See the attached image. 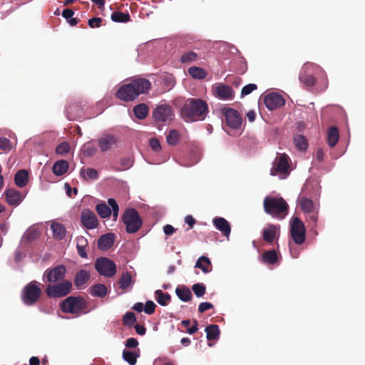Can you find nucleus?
I'll return each mask as SVG.
<instances>
[{
    "label": "nucleus",
    "mask_w": 365,
    "mask_h": 365,
    "mask_svg": "<svg viewBox=\"0 0 365 365\" xmlns=\"http://www.w3.org/2000/svg\"><path fill=\"white\" fill-rule=\"evenodd\" d=\"M108 203L109 206L111 207L110 209H112L113 212L119 211V206L115 200L113 198H109L108 200Z\"/></svg>",
    "instance_id": "nucleus-59"
},
{
    "label": "nucleus",
    "mask_w": 365,
    "mask_h": 365,
    "mask_svg": "<svg viewBox=\"0 0 365 365\" xmlns=\"http://www.w3.org/2000/svg\"><path fill=\"white\" fill-rule=\"evenodd\" d=\"M294 143L299 150L304 151L308 148L307 138L302 135H296L294 137Z\"/></svg>",
    "instance_id": "nucleus-39"
},
{
    "label": "nucleus",
    "mask_w": 365,
    "mask_h": 365,
    "mask_svg": "<svg viewBox=\"0 0 365 365\" xmlns=\"http://www.w3.org/2000/svg\"><path fill=\"white\" fill-rule=\"evenodd\" d=\"M215 227L222 232V235L229 237L231 232L230 223L222 217H216L212 220Z\"/></svg>",
    "instance_id": "nucleus-18"
},
{
    "label": "nucleus",
    "mask_w": 365,
    "mask_h": 365,
    "mask_svg": "<svg viewBox=\"0 0 365 365\" xmlns=\"http://www.w3.org/2000/svg\"><path fill=\"white\" fill-rule=\"evenodd\" d=\"M221 112L225 115L227 125L234 129L239 128L242 125V118L237 110L232 108H224Z\"/></svg>",
    "instance_id": "nucleus-10"
},
{
    "label": "nucleus",
    "mask_w": 365,
    "mask_h": 365,
    "mask_svg": "<svg viewBox=\"0 0 365 365\" xmlns=\"http://www.w3.org/2000/svg\"><path fill=\"white\" fill-rule=\"evenodd\" d=\"M82 150L85 156L92 157L96 153L97 148L92 143H86L83 145Z\"/></svg>",
    "instance_id": "nucleus-45"
},
{
    "label": "nucleus",
    "mask_w": 365,
    "mask_h": 365,
    "mask_svg": "<svg viewBox=\"0 0 365 365\" xmlns=\"http://www.w3.org/2000/svg\"><path fill=\"white\" fill-rule=\"evenodd\" d=\"M12 149L11 141L6 138H0V150L9 152Z\"/></svg>",
    "instance_id": "nucleus-48"
},
{
    "label": "nucleus",
    "mask_w": 365,
    "mask_h": 365,
    "mask_svg": "<svg viewBox=\"0 0 365 365\" xmlns=\"http://www.w3.org/2000/svg\"><path fill=\"white\" fill-rule=\"evenodd\" d=\"M90 273L85 270L81 269L78 271L74 278V284L78 289L84 288L85 284L90 279Z\"/></svg>",
    "instance_id": "nucleus-22"
},
{
    "label": "nucleus",
    "mask_w": 365,
    "mask_h": 365,
    "mask_svg": "<svg viewBox=\"0 0 365 365\" xmlns=\"http://www.w3.org/2000/svg\"><path fill=\"white\" fill-rule=\"evenodd\" d=\"M279 225L272 224L268 225L262 232L264 240L268 243H272L274 240L277 235L279 233Z\"/></svg>",
    "instance_id": "nucleus-19"
},
{
    "label": "nucleus",
    "mask_w": 365,
    "mask_h": 365,
    "mask_svg": "<svg viewBox=\"0 0 365 365\" xmlns=\"http://www.w3.org/2000/svg\"><path fill=\"white\" fill-rule=\"evenodd\" d=\"M299 205L302 210L306 212L311 213L314 210L313 201L306 197H302L299 199Z\"/></svg>",
    "instance_id": "nucleus-40"
},
{
    "label": "nucleus",
    "mask_w": 365,
    "mask_h": 365,
    "mask_svg": "<svg viewBox=\"0 0 365 365\" xmlns=\"http://www.w3.org/2000/svg\"><path fill=\"white\" fill-rule=\"evenodd\" d=\"M195 267L200 269L204 273L212 271V266L210 259L205 256H201L196 262Z\"/></svg>",
    "instance_id": "nucleus-25"
},
{
    "label": "nucleus",
    "mask_w": 365,
    "mask_h": 365,
    "mask_svg": "<svg viewBox=\"0 0 365 365\" xmlns=\"http://www.w3.org/2000/svg\"><path fill=\"white\" fill-rule=\"evenodd\" d=\"M90 293L94 297H103L107 294V288L103 284H96L91 287Z\"/></svg>",
    "instance_id": "nucleus-37"
},
{
    "label": "nucleus",
    "mask_w": 365,
    "mask_h": 365,
    "mask_svg": "<svg viewBox=\"0 0 365 365\" xmlns=\"http://www.w3.org/2000/svg\"><path fill=\"white\" fill-rule=\"evenodd\" d=\"M339 130L336 127H331L327 133V143L330 147H334L339 140Z\"/></svg>",
    "instance_id": "nucleus-33"
},
{
    "label": "nucleus",
    "mask_w": 365,
    "mask_h": 365,
    "mask_svg": "<svg viewBox=\"0 0 365 365\" xmlns=\"http://www.w3.org/2000/svg\"><path fill=\"white\" fill-rule=\"evenodd\" d=\"M213 308V305L210 303V302H202L200 304L199 307H198V312L200 313H203L205 312V311L210 309H212Z\"/></svg>",
    "instance_id": "nucleus-54"
},
{
    "label": "nucleus",
    "mask_w": 365,
    "mask_h": 365,
    "mask_svg": "<svg viewBox=\"0 0 365 365\" xmlns=\"http://www.w3.org/2000/svg\"><path fill=\"white\" fill-rule=\"evenodd\" d=\"M207 339L208 341L217 340L220 337V329L216 324H211L205 328Z\"/></svg>",
    "instance_id": "nucleus-31"
},
{
    "label": "nucleus",
    "mask_w": 365,
    "mask_h": 365,
    "mask_svg": "<svg viewBox=\"0 0 365 365\" xmlns=\"http://www.w3.org/2000/svg\"><path fill=\"white\" fill-rule=\"evenodd\" d=\"M14 182L17 187H23L29 182V173L26 170H18L14 175Z\"/></svg>",
    "instance_id": "nucleus-23"
},
{
    "label": "nucleus",
    "mask_w": 365,
    "mask_h": 365,
    "mask_svg": "<svg viewBox=\"0 0 365 365\" xmlns=\"http://www.w3.org/2000/svg\"><path fill=\"white\" fill-rule=\"evenodd\" d=\"M120 165L123 170H127L133 165V161L130 158H123L120 160Z\"/></svg>",
    "instance_id": "nucleus-53"
},
{
    "label": "nucleus",
    "mask_w": 365,
    "mask_h": 365,
    "mask_svg": "<svg viewBox=\"0 0 365 365\" xmlns=\"http://www.w3.org/2000/svg\"><path fill=\"white\" fill-rule=\"evenodd\" d=\"M264 103L269 110H272L277 108L283 106L285 104V101L283 97L278 93H270L264 97Z\"/></svg>",
    "instance_id": "nucleus-15"
},
{
    "label": "nucleus",
    "mask_w": 365,
    "mask_h": 365,
    "mask_svg": "<svg viewBox=\"0 0 365 365\" xmlns=\"http://www.w3.org/2000/svg\"><path fill=\"white\" fill-rule=\"evenodd\" d=\"M188 74L195 79L202 80L206 78L207 72L200 67L191 66L187 70Z\"/></svg>",
    "instance_id": "nucleus-29"
},
{
    "label": "nucleus",
    "mask_w": 365,
    "mask_h": 365,
    "mask_svg": "<svg viewBox=\"0 0 365 365\" xmlns=\"http://www.w3.org/2000/svg\"><path fill=\"white\" fill-rule=\"evenodd\" d=\"M175 293L180 300L182 302H189L192 299V292L190 289L185 287H178Z\"/></svg>",
    "instance_id": "nucleus-30"
},
{
    "label": "nucleus",
    "mask_w": 365,
    "mask_h": 365,
    "mask_svg": "<svg viewBox=\"0 0 365 365\" xmlns=\"http://www.w3.org/2000/svg\"><path fill=\"white\" fill-rule=\"evenodd\" d=\"M216 94L221 99H232L234 97L232 88L225 84H220L215 88Z\"/></svg>",
    "instance_id": "nucleus-20"
},
{
    "label": "nucleus",
    "mask_w": 365,
    "mask_h": 365,
    "mask_svg": "<svg viewBox=\"0 0 365 365\" xmlns=\"http://www.w3.org/2000/svg\"><path fill=\"white\" fill-rule=\"evenodd\" d=\"M153 115L155 120L165 122L172 118L171 108L167 105L159 106L153 110Z\"/></svg>",
    "instance_id": "nucleus-16"
},
{
    "label": "nucleus",
    "mask_w": 365,
    "mask_h": 365,
    "mask_svg": "<svg viewBox=\"0 0 365 365\" xmlns=\"http://www.w3.org/2000/svg\"><path fill=\"white\" fill-rule=\"evenodd\" d=\"M150 146L154 151H159L161 149L160 141L155 138L150 140Z\"/></svg>",
    "instance_id": "nucleus-55"
},
{
    "label": "nucleus",
    "mask_w": 365,
    "mask_h": 365,
    "mask_svg": "<svg viewBox=\"0 0 365 365\" xmlns=\"http://www.w3.org/2000/svg\"><path fill=\"white\" fill-rule=\"evenodd\" d=\"M136 322V318L133 312H127L123 318V323L125 326L132 327Z\"/></svg>",
    "instance_id": "nucleus-46"
},
{
    "label": "nucleus",
    "mask_w": 365,
    "mask_h": 365,
    "mask_svg": "<svg viewBox=\"0 0 365 365\" xmlns=\"http://www.w3.org/2000/svg\"><path fill=\"white\" fill-rule=\"evenodd\" d=\"M192 289L197 297H202L206 292V287L202 283L195 284Z\"/></svg>",
    "instance_id": "nucleus-47"
},
{
    "label": "nucleus",
    "mask_w": 365,
    "mask_h": 365,
    "mask_svg": "<svg viewBox=\"0 0 365 365\" xmlns=\"http://www.w3.org/2000/svg\"><path fill=\"white\" fill-rule=\"evenodd\" d=\"M289 168V158L286 154H282L279 158L273 163L270 170L272 175H276L277 173H287Z\"/></svg>",
    "instance_id": "nucleus-13"
},
{
    "label": "nucleus",
    "mask_w": 365,
    "mask_h": 365,
    "mask_svg": "<svg viewBox=\"0 0 365 365\" xmlns=\"http://www.w3.org/2000/svg\"><path fill=\"white\" fill-rule=\"evenodd\" d=\"M88 242L86 237L78 236L76 238V247H88Z\"/></svg>",
    "instance_id": "nucleus-57"
},
{
    "label": "nucleus",
    "mask_w": 365,
    "mask_h": 365,
    "mask_svg": "<svg viewBox=\"0 0 365 365\" xmlns=\"http://www.w3.org/2000/svg\"><path fill=\"white\" fill-rule=\"evenodd\" d=\"M133 113L136 118L138 119L143 120L145 119L148 113V108L144 103H140L135 106L133 108Z\"/></svg>",
    "instance_id": "nucleus-36"
},
{
    "label": "nucleus",
    "mask_w": 365,
    "mask_h": 365,
    "mask_svg": "<svg viewBox=\"0 0 365 365\" xmlns=\"http://www.w3.org/2000/svg\"><path fill=\"white\" fill-rule=\"evenodd\" d=\"M163 231L166 235H171L176 231V229L170 225H166L163 227Z\"/></svg>",
    "instance_id": "nucleus-60"
},
{
    "label": "nucleus",
    "mask_w": 365,
    "mask_h": 365,
    "mask_svg": "<svg viewBox=\"0 0 365 365\" xmlns=\"http://www.w3.org/2000/svg\"><path fill=\"white\" fill-rule=\"evenodd\" d=\"M132 282V276L130 272H126L123 273L119 280L120 288L122 289H127Z\"/></svg>",
    "instance_id": "nucleus-42"
},
{
    "label": "nucleus",
    "mask_w": 365,
    "mask_h": 365,
    "mask_svg": "<svg viewBox=\"0 0 365 365\" xmlns=\"http://www.w3.org/2000/svg\"><path fill=\"white\" fill-rule=\"evenodd\" d=\"M299 78L301 83H302L307 88H311L316 83V79L312 75L300 74Z\"/></svg>",
    "instance_id": "nucleus-43"
},
{
    "label": "nucleus",
    "mask_w": 365,
    "mask_h": 365,
    "mask_svg": "<svg viewBox=\"0 0 365 365\" xmlns=\"http://www.w3.org/2000/svg\"><path fill=\"white\" fill-rule=\"evenodd\" d=\"M78 254L82 258H87L86 247H76Z\"/></svg>",
    "instance_id": "nucleus-63"
},
{
    "label": "nucleus",
    "mask_w": 365,
    "mask_h": 365,
    "mask_svg": "<svg viewBox=\"0 0 365 365\" xmlns=\"http://www.w3.org/2000/svg\"><path fill=\"white\" fill-rule=\"evenodd\" d=\"M135 329L137 334L139 335H144L146 332V329L143 326L140 324H136L135 326Z\"/></svg>",
    "instance_id": "nucleus-64"
},
{
    "label": "nucleus",
    "mask_w": 365,
    "mask_h": 365,
    "mask_svg": "<svg viewBox=\"0 0 365 365\" xmlns=\"http://www.w3.org/2000/svg\"><path fill=\"white\" fill-rule=\"evenodd\" d=\"M64 265H58L52 269H47L43 274V280L50 283H55L63 279L66 274Z\"/></svg>",
    "instance_id": "nucleus-11"
},
{
    "label": "nucleus",
    "mask_w": 365,
    "mask_h": 365,
    "mask_svg": "<svg viewBox=\"0 0 365 365\" xmlns=\"http://www.w3.org/2000/svg\"><path fill=\"white\" fill-rule=\"evenodd\" d=\"M264 212L273 217L282 220L288 212V204L282 197L267 196L263 201Z\"/></svg>",
    "instance_id": "nucleus-3"
},
{
    "label": "nucleus",
    "mask_w": 365,
    "mask_h": 365,
    "mask_svg": "<svg viewBox=\"0 0 365 365\" xmlns=\"http://www.w3.org/2000/svg\"><path fill=\"white\" fill-rule=\"evenodd\" d=\"M278 259V255L274 250H267L261 256V261L266 264H274Z\"/></svg>",
    "instance_id": "nucleus-24"
},
{
    "label": "nucleus",
    "mask_w": 365,
    "mask_h": 365,
    "mask_svg": "<svg viewBox=\"0 0 365 365\" xmlns=\"http://www.w3.org/2000/svg\"><path fill=\"white\" fill-rule=\"evenodd\" d=\"M110 19L113 21L117 23H127L130 21V16L128 12L124 13L118 11L113 12Z\"/></svg>",
    "instance_id": "nucleus-34"
},
{
    "label": "nucleus",
    "mask_w": 365,
    "mask_h": 365,
    "mask_svg": "<svg viewBox=\"0 0 365 365\" xmlns=\"http://www.w3.org/2000/svg\"><path fill=\"white\" fill-rule=\"evenodd\" d=\"M123 359L127 361L130 365H135L137 362V358L140 356L139 350L138 352L123 350Z\"/></svg>",
    "instance_id": "nucleus-35"
},
{
    "label": "nucleus",
    "mask_w": 365,
    "mask_h": 365,
    "mask_svg": "<svg viewBox=\"0 0 365 365\" xmlns=\"http://www.w3.org/2000/svg\"><path fill=\"white\" fill-rule=\"evenodd\" d=\"M118 144V137L110 133H104L98 139V145L101 152H107L116 148Z\"/></svg>",
    "instance_id": "nucleus-12"
},
{
    "label": "nucleus",
    "mask_w": 365,
    "mask_h": 365,
    "mask_svg": "<svg viewBox=\"0 0 365 365\" xmlns=\"http://www.w3.org/2000/svg\"><path fill=\"white\" fill-rule=\"evenodd\" d=\"M96 210L101 218L109 217L111 215V209L105 202L98 204Z\"/></svg>",
    "instance_id": "nucleus-38"
},
{
    "label": "nucleus",
    "mask_w": 365,
    "mask_h": 365,
    "mask_svg": "<svg viewBox=\"0 0 365 365\" xmlns=\"http://www.w3.org/2000/svg\"><path fill=\"white\" fill-rule=\"evenodd\" d=\"M156 305L153 301L148 300L144 306V312L148 314H153L155 312Z\"/></svg>",
    "instance_id": "nucleus-50"
},
{
    "label": "nucleus",
    "mask_w": 365,
    "mask_h": 365,
    "mask_svg": "<svg viewBox=\"0 0 365 365\" xmlns=\"http://www.w3.org/2000/svg\"><path fill=\"white\" fill-rule=\"evenodd\" d=\"M68 169V163L64 160H60L56 161L53 167V173L58 176L63 175L65 174Z\"/></svg>",
    "instance_id": "nucleus-26"
},
{
    "label": "nucleus",
    "mask_w": 365,
    "mask_h": 365,
    "mask_svg": "<svg viewBox=\"0 0 365 365\" xmlns=\"http://www.w3.org/2000/svg\"><path fill=\"white\" fill-rule=\"evenodd\" d=\"M179 138V133L178 130L173 129L169 132L166 137V140L170 145H175L178 143Z\"/></svg>",
    "instance_id": "nucleus-44"
},
{
    "label": "nucleus",
    "mask_w": 365,
    "mask_h": 365,
    "mask_svg": "<svg viewBox=\"0 0 365 365\" xmlns=\"http://www.w3.org/2000/svg\"><path fill=\"white\" fill-rule=\"evenodd\" d=\"M200 59V56L198 53L192 51H188L184 52L180 58V62L183 64H190Z\"/></svg>",
    "instance_id": "nucleus-28"
},
{
    "label": "nucleus",
    "mask_w": 365,
    "mask_h": 365,
    "mask_svg": "<svg viewBox=\"0 0 365 365\" xmlns=\"http://www.w3.org/2000/svg\"><path fill=\"white\" fill-rule=\"evenodd\" d=\"M151 87L150 82L142 78H133L122 85L116 92V97L124 101H132L140 94L147 93Z\"/></svg>",
    "instance_id": "nucleus-1"
},
{
    "label": "nucleus",
    "mask_w": 365,
    "mask_h": 365,
    "mask_svg": "<svg viewBox=\"0 0 365 365\" xmlns=\"http://www.w3.org/2000/svg\"><path fill=\"white\" fill-rule=\"evenodd\" d=\"M37 232L35 230H28L26 232V237L29 241H33L37 237Z\"/></svg>",
    "instance_id": "nucleus-56"
},
{
    "label": "nucleus",
    "mask_w": 365,
    "mask_h": 365,
    "mask_svg": "<svg viewBox=\"0 0 365 365\" xmlns=\"http://www.w3.org/2000/svg\"><path fill=\"white\" fill-rule=\"evenodd\" d=\"M96 271L103 276L111 277L116 273L115 264L108 258L100 257L95 262Z\"/></svg>",
    "instance_id": "nucleus-8"
},
{
    "label": "nucleus",
    "mask_w": 365,
    "mask_h": 365,
    "mask_svg": "<svg viewBox=\"0 0 365 365\" xmlns=\"http://www.w3.org/2000/svg\"><path fill=\"white\" fill-rule=\"evenodd\" d=\"M122 221L125 225L128 233L138 232L142 226L143 221L138 211L134 208L127 209L123 214Z\"/></svg>",
    "instance_id": "nucleus-5"
},
{
    "label": "nucleus",
    "mask_w": 365,
    "mask_h": 365,
    "mask_svg": "<svg viewBox=\"0 0 365 365\" xmlns=\"http://www.w3.org/2000/svg\"><path fill=\"white\" fill-rule=\"evenodd\" d=\"M72 289V283L64 280L60 283L49 284L45 292L49 298H61L68 295Z\"/></svg>",
    "instance_id": "nucleus-6"
},
{
    "label": "nucleus",
    "mask_w": 365,
    "mask_h": 365,
    "mask_svg": "<svg viewBox=\"0 0 365 365\" xmlns=\"http://www.w3.org/2000/svg\"><path fill=\"white\" fill-rule=\"evenodd\" d=\"M53 232V236L55 239L61 240H63L66 235V228L64 226L58 222H53L51 225Z\"/></svg>",
    "instance_id": "nucleus-27"
},
{
    "label": "nucleus",
    "mask_w": 365,
    "mask_h": 365,
    "mask_svg": "<svg viewBox=\"0 0 365 365\" xmlns=\"http://www.w3.org/2000/svg\"><path fill=\"white\" fill-rule=\"evenodd\" d=\"M74 14V12L71 9H66L62 12V16L65 18L66 19H71Z\"/></svg>",
    "instance_id": "nucleus-62"
},
{
    "label": "nucleus",
    "mask_w": 365,
    "mask_h": 365,
    "mask_svg": "<svg viewBox=\"0 0 365 365\" xmlns=\"http://www.w3.org/2000/svg\"><path fill=\"white\" fill-rule=\"evenodd\" d=\"M290 235L293 241L297 245H302L305 241V226L297 217L293 219L290 225Z\"/></svg>",
    "instance_id": "nucleus-9"
},
{
    "label": "nucleus",
    "mask_w": 365,
    "mask_h": 365,
    "mask_svg": "<svg viewBox=\"0 0 365 365\" xmlns=\"http://www.w3.org/2000/svg\"><path fill=\"white\" fill-rule=\"evenodd\" d=\"M81 220L83 226L88 230L96 228L98 225L96 215L89 209H85L82 211Z\"/></svg>",
    "instance_id": "nucleus-14"
},
{
    "label": "nucleus",
    "mask_w": 365,
    "mask_h": 365,
    "mask_svg": "<svg viewBox=\"0 0 365 365\" xmlns=\"http://www.w3.org/2000/svg\"><path fill=\"white\" fill-rule=\"evenodd\" d=\"M138 345V341L135 338H129L125 341V346L128 348H135Z\"/></svg>",
    "instance_id": "nucleus-58"
},
{
    "label": "nucleus",
    "mask_w": 365,
    "mask_h": 365,
    "mask_svg": "<svg viewBox=\"0 0 365 365\" xmlns=\"http://www.w3.org/2000/svg\"><path fill=\"white\" fill-rule=\"evenodd\" d=\"M88 302L81 296H70L66 298L60 304V308L64 313L79 316L86 313Z\"/></svg>",
    "instance_id": "nucleus-4"
},
{
    "label": "nucleus",
    "mask_w": 365,
    "mask_h": 365,
    "mask_svg": "<svg viewBox=\"0 0 365 365\" xmlns=\"http://www.w3.org/2000/svg\"><path fill=\"white\" fill-rule=\"evenodd\" d=\"M37 284V282L33 281L26 284L24 288L22 299L25 304L33 305L40 297L41 290Z\"/></svg>",
    "instance_id": "nucleus-7"
},
{
    "label": "nucleus",
    "mask_w": 365,
    "mask_h": 365,
    "mask_svg": "<svg viewBox=\"0 0 365 365\" xmlns=\"http://www.w3.org/2000/svg\"><path fill=\"white\" fill-rule=\"evenodd\" d=\"M81 175L84 179H89L92 180H97L98 178V173L94 168H86L81 170Z\"/></svg>",
    "instance_id": "nucleus-41"
},
{
    "label": "nucleus",
    "mask_w": 365,
    "mask_h": 365,
    "mask_svg": "<svg viewBox=\"0 0 365 365\" xmlns=\"http://www.w3.org/2000/svg\"><path fill=\"white\" fill-rule=\"evenodd\" d=\"M70 148L68 143L63 142L56 147V152L58 155H64L69 152Z\"/></svg>",
    "instance_id": "nucleus-49"
},
{
    "label": "nucleus",
    "mask_w": 365,
    "mask_h": 365,
    "mask_svg": "<svg viewBox=\"0 0 365 365\" xmlns=\"http://www.w3.org/2000/svg\"><path fill=\"white\" fill-rule=\"evenodd\" d=\"M185 222L189 225V229H192L196 223L195 219L192 215H187Z\"/></svg>",
    "instance_id": "nucleus-61"
},
{
    "label": "nucleus",
    "mask_w": 365,
    "mask_h": 365,
    "mask_svg": "<svg viewBox=\"0 0 365 365\" xmlns=\"http://www.w3.org/2000/svg\"><path fill=\"white\" fill-rule=\"evenodd\" d=\"M102 19L100 17H93L88 20V26L91 28H98L101 26Z\"/></svg>",
    "instance_id": "nucleus-52"
},
{
    "label": "nucleus",
    "mask_w": 365,
    "mask_h": 365,
    "mask_svg": "<svg viewBox=\"0 0 365 365\" xmlns=\"http://www.w3.org/2000/svg\"><path fill=\"white\" fill-rule=\"evenodd\" d=\"M115 240V235L113 233H108L102 235L98 241V248L101 250H107L110 248Z\"/></svg>",
    "instance_id": "nucleus-21"
},
{
    "label": "nucleus",
    "mask_w": 365,
    "mask_h": 365,
    "mask_svg": "<svg viewBox=\"0 0 365 365\" xmlns=\"http://www.w3.org/2000/svg\"><path fill=\"white\" fill-rule=\"evenodd\" d=\"M155 297L157 302L161 306H167L171 300V296L160 289H158L155 292Z\"/></svg>",
    "instance_id": "nucleus-32"
},
{
    "label": "nucleus",
    "mask_w": 365,
    "mask_h": 365,
    "mask_svg": "<svg viewBox=\"0 0 365 365\" xmlns=\"http://www.w3.org/2000/svg\"><path fill=\"white\" fill-rule=\"evenodd\" d=\"M257 88L256 84L250 83L245 86L241 91L242 96H247L251 93L253 91L256 90Z\"/></svg>",
    "instance_id": "nucleus-51"
},
{
    "label": "nucleus",
    "mask_w": 365,
    "mask_h": 365,
    "mask_svg": "<svg viewBox=\"0 0 365 365\" xmlns=\"http://www.w3.org/2000/svg\"><path fill=\"white\" fill-rule=\"evenodd\" d=\"M208 106L200 98H188L181 108V117L187 122L202 120L205 118Z\"/></svg>",
    "instance_id": "nucleus-2"
},
{
    "label": "nucleus",
    "mask_w": 365,
    "mask_h": 365,
    "mask_svg": "<svg viewBox=\"0 0 365 365\" xmlns=\"http://www.w3.org/2000/svg\"><path fill=\"white\" fill-rule=\"evenodd\" d=\"M4 195L6 200L9 205L17 206L23 200L21 193L19 190L14 188L7 189L4 192Z\"/></svg>",
    "instance_id": "nucleus-17"
}]
</instances>
